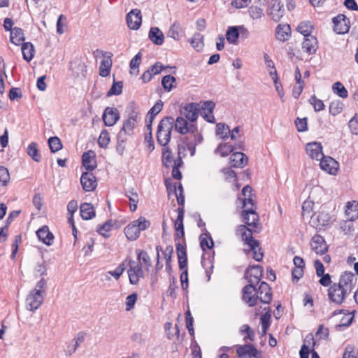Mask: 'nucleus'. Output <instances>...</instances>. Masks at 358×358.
<instances>
[{
  "label": "nucleus",
  "instance_id": "obj_52",
  "mask_svg": "<svg viewBox=\"0 0 358 358\" xmlns=\"http://www.w3.org/2000/svg\"><path fill=\"white\" fill-rule=\"evenodd\" d=\"M333 92L338 96L345 99L348 96V93L344 85L341 82H336L332 85Z\"/></svg>",
  "mask_w": 358,
  "mask_h": 358
},
{
  "label": "nucleus",
  "instance_id": "obj_15",
  "mask_svg": "<svg viewBox=\"0 0 358 358\" xmlns=\"http://www.w3.org/2000/svg\"><path fill=\"white\" fill-rule=\"evenodd\" d=\"M240 34H248V29L243 25L229 27L226 32V39L229 43L237 44Z\"/></svg>",
  "mask_w": 358,
  "mask_h": 358
},
{
  "label": "nucleus",
  "instance_id": "obj_40",
  "mask_svg": "<svg viewBox=\"0 0 358 358\" xmlns=\"http://www.w3.org/2000/svg\"><path fill=\"white\" fill-rule=\"evenodd\" d=\"M187 125L188 122L187 119L182 117H178L176 121L174 120L173 127L175 130L182 135L188 133Z\"/></svg>",
  "mask_w": 358,
  "mask_h": 358
},
{
  "label": "nucleus",
  "instance_id": "obj_58",
  "mask_svg": "<svg viewBox=\"0 0 358 358\" xmlns=\"http://www.w3.org/2000/svg\"><path fill=\"white\" fill-rule=\"evenodd\" d=\"M240 332L241 334H246L243 338L244 341L247 342L248 340L254 341L255 332L248 324H243L240 329Z\"/></svg>",
  "mask_w": 358,
  "mask_h": 358
},
{
  "label": "nucleus",
  "instance_id": "obj_35",
  "mask_svg": "<svg viewBox=\"0 0 358 358\" xmlns=\"http://www.w3.org/2000/svg\"><path fill=\"white\" fill-rule=\"evenodd\" d=\"M117 223H119L118 220H108L103 224L97 227L96 231L104 238H108L110 236L108 233L112 229L113 224Z\"/></svg>",
  "mask_w": 358,
  "mask_h": 358
},
{
  "label": "nucleus",
  "instance_id": "obj_16",
  "mask_svg": "<svg viewBox=\"0 0 358 358\" xmlns=\"http://www.w3.org/2000/svg\"><path fill=\"white\" fill-rule=\"evenodd\" d=\"M126 20L129 28L133 30L138 29L142 22L141 10L137 8L132 9L127 14Z\"/></svg>",
  "mask_w": 358,
  "mask_h": 358
},
{
  "label": "nucleus",
  "instance_id": "obj_32",
  "mask_svg": "<svg viewBox=\"0 0 358 358\" xmlns=\"http://www.w3.org/2000/svg\"><path fill=\"white\" fill-rule=\"evenodd\" d=\"M148 36L150 40L157 45H162L164 41L163 32L157 27L150 28Z\"/></svg>",
  "mask_w": 358,
  "mask_h": 358
},
{
  "label": "nucleus",
  "instance_id": "obj_55",
  "mask_svg": "<svg viewBox=\"0 0 358 358\" xmlns=\"http://www.w3.org/2000/svg\"><path fill=\"white\" fill-rule=\"evenodd\" d=\"M110 141L109 133L106 129H103L98 138V145L101 148H106Z\"/></svg>",
  "mask_w": 358,
  "mask_h": 358
},
{
  "label": "nucleus",
  "instance_id": "obj_28",
  "mask_svg": "<svg viewBox=\"0 0 358 358\" xmlns=\"http://www.w3.org/2000/svg\"><path fill=\"white\" fill-rule=\"evenodd\" d=\"M230 164L231 167H244L248 163V157L242 152H234L230 157Z\"/></svg>",
  "mask_w": 358,
  "mask_h": 358
},
{
  "label": "nucleus",
  "instance_id": "obj_53",
  "mask_svg": "<svg viewBox=\"0 0 358 358\" xmlns=\"http://www.w3.org/2000/svg\"><path fill=\"white\" fill-rule=\"evenodd\" d=\"M177 212H178V217L174 222L175 231L185 230L184 224H183L185 210H183L182 208H178L177 209Z\"/></svg>",
  "mask_w": 358,
  "mask_h": 358
},
{
  "label": "nucleus",
  "instance_id": "obj_21",
  "mask_svg": "<svg viewBox=\"0 0 358 358\" xmlns=\"http://www.w3.org/2000/svg\"><path fill=\"white\" fill-rule=\"evenodd\" d=\"M176 248L179 268H186L187 267V254L185 241L184 242V244H182L180 242L176 243Z\"/></svg>",
  "mask_w": 358,
  "mask_h": 358
},
{
  "label": "nucleus",
  "instance_id": "obj_7",
  "mask_svg": "<svg viewBox=\"0 0 358 358\" xmlns=\"http://www.w3.org/2000/svg\"><path fill=\"white\" fill-rule=\"evenodd\" d=\"M264 269L260 265H249L245 271L244 278L249 282L250 280L253 285H257L261 282Z\"/></svg>",
  "mask_w": 358,
  "mask_h": 358
},
{
  "label": "nucleus",
  "instance_id": "obj_26",
  "mask_svg": "<svg viewBox=\"0 0 358 358\" xmlns=\"http://www.w3.org/2000/svg\"><path fill=\"white\" fill-rule=\"evenodd\" d=\"M36 235L40 241L46 245H52L54 240V235L50 231L48 226L44 225L36 231Z\"/></svg>",
  "mask_w": 358,
  "mask_h": 358
},
{
  "label": "nucleus",
  "instance_id": "obj_51",
  "mask_svg": "<svg viewBox=\"0 0 358 358\" xmlns=\"http://www.w3.org/2000/svg\"><path fill=\"white\" fill-rule=\"evenodd\" d=\"M48 145L52 152L55 153L62 148L61 140L57 136L50 137L48 141Z\"/></svg>",
  "mask_w": 358,
  "mask_h": 358
},
{
  "label": "nucleus",
  "instance_id": "obj_42",
  "mask_svg": "<svg viewBox=\"0 0 358 358\" xmlns=\"http://www.w3.org/2000/svg\"><path fill=\"white\" fill-rule=\"evenodd\" d=\"M314 26L310 21H303L300 22L296 27L297 31L301 34L304 37L311 35Z\"/></svg>",
  "mask_w": 358,
  "mask_h": 358
},
{
  "label": "nucleus",
  "instance_id": "obj_63",
  "mask_svg": "<svg viewBox=\"0 0 358 358\" xmlns=\"http://www.w3.org/2000/svg\"><path fill=\"white\" fill-rule=\"evenodd\" d=\"M137 258L140 262L143 263L146 266H151L150 258L147 252L141 250H136Z\"/></svg>",
  "mask_w": 358,
  "mask_h": 358
},
{
  "label": "nucleus",
  "instance_id": "obj_64",
  "mask_svg": "<svg viewBox=\"0 0 358 358\" xmlns=\"http://www.w3.org/2000/svg\"><path fill=\"white\" fill-rule=\"evenodd\" d=\"M348 127L353 134L358 135V117L357 113L350 120Z\"/></svg>",
  "mask_w": 358,
  "mask_h": 358
},
{
  "label": "nucleus",
  "instance_id": "obj_62",
  "mask_svg": "<svg viewBox=\"0 0 358 358\" xmlns=\"http://www.w3.org/2000/svg\"><path fill=\"white\" fill-rule=\"evenodd\" d=\"M180 141L187 146V149L190 152V155L193 157L196 152V145L192 141H189L188 136H180Z\"/></svg>",
  "mask_w": 358,
  "mask_h": 358
},
{
  "label": "nucleus",
  "instance_id": "obj_20",
  "mask_svg": "<svg viewBox=\"0 0 358 358\" xmlns=\"http://www.w3.org/2000/svg\"><path fill=\"white\" fill-rule=\"evenodd\" d=\"M310 246L317 254L323 255L328 250V246L323 236L315 234L311 239Z\"/></svg>",
  "mask_w": 358,
  "mask_h": 358
},
{
  "label": "nucleus",
  "instance_id": "obj_43",
  "mask_svg": "<svg viewBox=\"0 0 358 358\" xmlns=\"http://www.w3.org/2000/svg\"><path fill=\"white\" fill-rule=\"evenodd\" d=\"M234 147H233V145H230L229 143H220L215 150V153H219L221 157H225L230 153L234 152Z\"/></svg>",
  "mask_w": 358,
  "mask_h": 358
},
{
  "label": "nucleus",
  "instance_id": "obj_36",
  "mask_svg": "<svg viewBox=\"0 0 358 358\" xmlns=\"http://www.w3.org/2000/svg\"><path fill=\"white\" fill-rule=\"evenodd\" d=\"M188 41L196 52L202 51L204 46L203 34L199 32H196L194 34L192 37L190 38Z\"/></svg>",
  "mask_w": 358,
  "mask_h": 358
},
{
  "label": "nucleus",
  "instance_id": "obj_44",
  "mask_svg": "<svg viewBox=\"0 0 358 358\" xmlns=\"http://www.w3.org/2000/svg\"><path fill=\"white\" fill-rule=\"evenodd\" d=\"M173 158L171 149L169 146H165L162 149V162L164 166L169 168L173 162Z\"/></svg>",
  "mask_w": 358,
  "mask_h": 358
},
{
  "label": "nucleus",
  "instance_id": "obj_29",
  "mask_svg": "<svg viewBox=\"0 0 358 358\" xmlns=\"http://www.w3.org/2000/svg\"><path fill=\"white\" fill-rule=\"evenodd\" d=\"M198 111H199L198 103H189L186 104L183 107L182 113L185 117V119L193 122L197 120Z\"/></svg>",
  "mask_w": 358,
  "mask_h": 358
},
{
  "label": "nucleus",
  "instance_id": "obj_41",
  "mask_svg": "<svg viewBox=\"0 0 358 358\" xmlns=\"http://www.w3.org/2000/svg\"><path fill=\"white\" fill-rule=\"evenodd\" d=\"M320 162V168L328 172L329 173L333 174L334 171V167L332 166V164H334L336 163V162L331 157H326L324 156L322 158H321Z\"/></svg>",
  "mask_w": 358,
  "mask_h": 358
},
{
  "label": "nucleus",
  "instance_id": "obj_1",
  "mask_svg": "<svg viewBox=\"0 0 358 358\" xmlns=\"http://www.w3.org/2000/svg\"><path fill=\"white\" fill-rule=\"evenodd\" d=\"M248 227L247 224L238 225L236 231V235L240 236L242 241L249 246V249H245L244 252L248 254L250 252H252L254 259L257 262H262L264 257L262 248L259 247V241L252 236L253 232H257V231H252Z\"/></svg>",
  "mask_w": 358,
  "mask_h": 358
},
{
  "label": "nucleus",
  "instance_id": "obj_24",
  "mask_svg": "<svg viewBox=\"0 0 358 358\" xmlns=\"http://www.w3.org/2000/svg\"><path fill=\"white\" fill-rule=\"evenodd\" d=\"M214 255L215 252L213 251V254L203 253L201 256V265L206 269V275L208 281L210 280L213 270Z\"/></svg>",
  "mask_w": 358,
  "mask_h": 358
},
{
  "label": "nucleus",
  "instance_id": "obj_25",
  "mask_svg": "<svg viewBox=\"0 0 358 358\" xmlns=\"http://www.w3.org/2000/svg\"><path fill=\"white\" fill-rule=\"evenodd\" d=\"M215 103L213 101H206L201 107V115L203 119L210 123H215V119L213 114Z\"/></svg>",
  "mask_w": 358,
  "mask_h": 358
},
{
  "label": "nucleus",
  "instance_id": "obj_18",
  "mask_svg": "<svg viewBox=\"0 0 358 358\" xmlns=\"http://www.w3.org/2000/svg\"><path fill=\"white\" fill-rule=\"evenodd\" d=\"M269 6L270 11L268 15L275 22L280 21L285 12L283 4L281 3L280 0H271Z\"/></svg>",
  "mask_w": 358,
  "mask_h": 358
},
{
  "label": "nucleus",
  "instance_id": "obj_10",
  "mask_svg": "<svg viewBox=\"0 0 358 358\" xmlns=\"http://www.w3.org/2000/svg\"><path fill=\"white\" fill-rule=\"evenodd\" d=\"M236 353L239 358H262V353L252 344H244L238 346Z\"/></svg>",
  "mask_w": 358,
  "mask_h": 358
},
{
  "label": "nucleus",
  "instance_id": "obj_8",
  "mask_svg": "<svg viewBox=\"0 0 358 358\" xmlns=\"http://www.w3.org/2000/svg\"><path fill=\"white\" fill-rule=\"evenodd\" d=\"M333 30L337 34H347L350 28V21L344 14H338L332 18Z\"/></svg>",
  "mask_w": 358,
  "mask_h": 358
},
{
  "label": "nucleus",
  "instance_id": "obj_22",
  "mask_svg": "<svg viewBox=\"0 0 358 358\" xmlns=\"http://www.w3.org/2000/svg\"><path fill=\"white\" fill-rule=\"evenodd\" d=\"M96 52H100L102 55H104L106 53L109 54L106 59H103L101 62L99 66V75L101 77H107L110 73L111 66L113 64V62L111 59L113 54L110 52H104L103 51L99 50H96Z\"/></svg>",
  "mask_w": 358,
  "mask_h": 358
},
{
  "label": "nucleus",
  "instance_id": "obj_46",
  "mask_svg": "<svg viewBox=\"0 0 358 358\" xmlns=\"http://www.w3.org/2000/svg\"><path fill=\"white\" fill-rule=\"evenodd\" d=\"M27 152L34 161L36 162H41V156L39 154V150L37 148L36 143L31 142L27 147Z\"/></svg>",
  "mask_w": 358,
  "mask_h": 358
},
{
  "label": "nucleus",
  "instance_id": "obj_12",
  "mask_svg": "<svg viewBox=\"0 0 358 358\" xmlns=\"http://www.w3.org/2000/svg\"><path fill=\"white\" fill-rule=\"evenodd\" d=\"M120 112L115 107H106L102 115L103 124L106 127L113 126L120 119Z\"/></svg>",
  "mask_w": 358,
  "mask_h": 358
},
{
  "label": "nucleus",
  "instance_id": "obj_38",
  "mask_svg": "<svg viewBox=\"0 0 358 358\" xmlns=\"http://www.w3.org/2000/svg\"><path fill=\"white\" fill-rule=\"evenodd\" d=\"M124 232L127 238L131 241H136L140 235V232L137 230L136 224L134 222H131L125 227Z\"/></svg>",
  "mask_w": 358,
  "mask_h": 358
},
{
  "label": "nucleus",
  "instance_id": "obj_23",
  "mask_svg": "<svg viewBox=\"0 0 358 358\" xmlns=\"http://www.w3.org/2000/svg\"><path fill=\"white\" fill-rule=\"evenodd\" d=\"M306 151L313 159L320 160L324 155L321 143L312 142L306 145Z\"/></svg>",
  "mask_w": 358,
  "mask_h": 358
},
{
  "label": "nucleus",
  "instance_id": "obj_57",
  "mask_svg": "<svg viewBox=\"0 0 358 358\" xmlns=\"http://www.w3.org/2000/svg\"><path fill=\"white\" fill-rule=\"evenodd\" d=\"M176 82V78L171 75L165 76L162 79V85L166 92H170L173 88V83Z\"/></svg>",
  "mask_w": 358,
  "mask_h": 358
},
{
  "label": "nucleus",
  "instance_id": "obj_37",
  "mask_svg": "<svg viewBox=\"0 0 358 358\" xmlns=\"http://www.w3.org/2000/svg\"><path fill=\"white\" fill-rule=\"evenodd\" d=\"M22 53L23 59L27 62H30L34 57V47L31 42H25L22 45Z\"/></svg>",
  "mask_w": 358,
  "mask_h": 358
},
{
  "label": "nucleus",
  "instance_id": "obj_31",
  "mask_svg": "<svg viewBox=\"0 0 358 358\" xmlns=\"http://www.w3.org/2000/svg\"><path fill=\"white\" fill-rule=\"evenodd\" d=\"M200 247L203 253H211L213 252H207L206 249H212L214 246V241L212 238L210 234L208 231L202 233L199 236Z\"/></svg>",
  "mask_w": 358,
  "mask_h": 358
},
{
  "label": "nucleus",
  "instance_id": "obj_9",
  "mask_svg": "<svg viewBox=\"0 0 358 358\" xmlns=\"http://www.w3.org/2000/svg\"><path fill=\"white\" fill-rule=\"evenodd\" d=\"M43 300V294H40L38 291L31 290L25 300L26 308L29 311L34 312L41 306Z\"/></svg>",
  "mask_w": 358,
  "mask_h": 358
},
{
  "label": "nucleus",
  "instance_id": "obj_5",
  "mask_svg": "<svg viewBox=\"0 0 358 358\" xmlns=\"http://www.w3.org/2000/svg\"><path fill=\"white\" fill-rule=\"evenodd\" d=\"M258 287H256L255 296L257 295V303L260 301L261 303L269 304L273 299V293L271 286L266 282L262 281L259 283Z\"/></svg>",
  "mask_w": 358,
  "mask_h": 358
},
{
  "label": "nucleus",
  "instance_id": "obj_3",
  "mask_svg": "<svg viewBox=\"0 0 358 358\" xmlns=\"http://www.w3.org/2000/svg\"><path fill=\"white\" fill-rule=\"evenodd\" d=\"M248 203L250 204L251 207L243 210L241 216L245 224L256 228L259 224V216L256 211L257 205L252 198V194L245 196V198L243 199V208L246 207Z\"/></svg>",
  "mask_w": 358,
  "mask_h": 358
},
{
  "label": "nucleus",
  "instance_id": "obj_6",
  "mask_svg": "<svg viewBox=\"0 0 358 358\" xmlns=\"http://www.w3.org/2000/svg\"><path fill=\"white\" fill-rule=\"evenodd\" d=\"M255 285L250 280L249 282L245 285L241 290L242 301L249 307H254L257 305V296H255V290H256Z\"/></svg>",
  "mask_w": 358,
  "mask_h": 358
},
{
  "label": "nucleus",
  "instance_id": "obj_2",
  "mask_svg": "<svg viewBox=\"0 0 358 358\" xmlns=\"http://www.w3.org/2000/svg\"><path fill=\"white\" fill-rule=\"evenodd\" d=\"M174 119L171 116H166L161 120L156 133L157 143L163 147L168 145L171 141L173 129Z\"/></svg>",
  "mask_w": 358,
  "mask_h": 358
},
{
  "label": "nucleus",
  "instance_id": "obj_27",
  "mask_svg": "<svg viewBox=\"0 0 358 358\" xmlns=\"http://www.w3.org/2000/svg\"><path fill=\"white\" fill-rule=\"evenodd\" d=\"M302 48L309 55L315 54L318 48L317 38L313 35L304 37Z\"/></svg>",
  "mask_w": 358,
  "mask_h": 358
},
{
  "label": "nucleus",
  "instance_id": "obj_14",
  "mask_svg": "<svg viewBox=\"0 0 358 358\" xmlns=\"http://www.w3.org/2000/svg\"><path fill=\"white\" fill-rule=\"evenodd\" d=\"M312 219L313 222L315 225L316 229L318 231H320L324 227L330 226L334 221V219L329 215V213L323 210L319 212L315 219H314L313 216H312Z\"/></svg>",
  "mask_w": 358,
  "mask_h": 358
},
{
  "label": "nucleus",
  "instance_id": "obj_19",
  "mask_svg": "<svg viewBox=\"0 0 358 358\" xmlns=\"http://www.w3.org/2000/svg\"><path fill=\"white\" fill-rule=\"evenodd\" d=\"M82 164L87 171H93L97 167L95 152L93 150L85 152L82 155Z\"/></svg>",
  "mask_w": 358,
  "mask_h": 358
},
{
  "label": "nucleus",
  "instance_id": "obj_33",
  "mask_svg": "<svg viewBox=\"0 0 358 358\" xmlns=\"http://www.w3.org/2000/svg\"><path fill=\"white\" fill-rule=\"evenodd\" d=\"M80 213L81 217L85 220L92 219L95 217L94 206L90 203H83L80 205Z\"/></svg>",
  "mask_w": 358,
  "mask_h": 358
},
{
  "label": "nucleus",
  "instance_id": "obj_11",
  "mask_svg": "<svg viewBox=\"0 0 358 358\" xmlns=\"http://www.w3.org/2000/svg\"><path fill=\"white\" fill-rule=\"evenodd\" d=\"M347 292L337 283H334L328 289V296L331 301L341 305L345 299Z\"/></svg>",
  "mask_w": 358,
  "mask_h": 358
},
{
  "label": "nucleus",
  "instance_id": "obj_54",
  "mask_svg": "<svg viewBox=\"0 0 358 358\" xmlns=\"http://www.w3.org/2000/svg\"><path fill=\"white\" fill-rule=\"evenodd\" d=\"M269 74L273 80L278 94L279 95L280 97L282 98L284 96V91L281 83L278 80L276 70H274L273 71H270Z\"/></svg>",
  "mask_w": 358,
  "mask_h": 358
},
{
  "label": "nucleus",
  "instance_id": "obj_49",
  "mask_svg": "<svg viewBox=\"0 0 358 358\" xmlns=\"http://www.w3.org/2000/svg\"><path fill=\"white\" fill-rule=\"evenodd\" d=\"M126 196L129 200L130 210L134 212L137 208V204L138 202V196L136 192L132 190H128L125 194Z\"/></svg>",
  "mask_w": 358,
  "mask_h": 358
},
{
  "label": "nucleus",
  "instance_id": "obj_59",
  "mask_svg": "<svg viewBox=\"0 0 358 358\" xmlns=\"http://www.w3.org/2000/svg\"><path fill=\"white\" fill-rule=\"evenodd\" d=\"M173 252V248L171 245H169L166 248L164 255L166 258V270L169 273H171L172 270L171 266V257Z\"/></svg>",
  "mask_w": 358,
  "mask_h": 358
},
{
  "label": "nucleus",
  "instance_id": "obj_13",
  "mask_svg": "<svg viewBox=\"0 0 358 358\" xmlns=\"http://www.w3.org/2000/svg\"><path fill=\"white\" fill-rule=\"evenodd\" d=\"M80 183L83 190L85 192H92L97 187L96 178L92 171H86L82 173Z\"/></svg>",
  "mask_w": 358,
  "mask_h": 358
},
{
  "label": "nucleus",
  "instance_id": "obj_30",
  "mask_svg": "<svg viewBox=\"0 0 358 358\" xmlns=\"http://www.w3.org/2000/svg\"><path fill=\"white\" fill-rule=\"evenodd\" d=\"M291 27L288 24H279L275 29V37L278 40L285 42L291 36Z\"/></svg>",
  "mask_w": 358,
  "mask_h": 358
},
{
  "label": "nucleus",
  "instance_id": "obj_47",
  "mask_svg": "<svg viewBox=\"0 0 358 358\" xmlns=\"http://www.w3.org/2000/svg\"><path fill=\"white\" fill-rule=\"evenodd\" d=\"M230 134V128L225 123L220 122L216 125V134L220 136L221 138L226 140L229 138Z\"/></svg>",
  "mask_w": 358,
  "mask_h": 358
},
{
  "label": "nucleus",
  "instance_id": "obj_50",
  "mask_svg": "<svg viewBox=\"0 0 358 358\" xmlns=\"http://www.w3.org/2000/svg\"><path fill=\"white\" fill-rule=\"evenodd\" d=\"M123 82L118 81L115 82V78L113 79V85L110 89L107 92L106 96L109 97L113 95H120L122 92Z\"/></svg>",
  "mask_w": 358,
  "mask_h": 358
},
{
  "label": "nucleus",
  "instance_id": "obj_61",
  "mask_svg": "<svg viewBox=\"0 0 358 358\" xmlns=\"http://www.w3.org/2000/svg\"><path fill=\"white\" fill-rule=\"evenodd\" d=\"M137 227V230L141 232L150 227V222L146 220L144 217L141 216L138 219L133 221Z\"/></svg>",
  "mask_w": 358,
  "mask_h": 358
},
{
  "label": "nucleus",
  "instance_id": "obj_48",
  "mask_svg": "<svg viewBox=\"0 0 358 358\" xmlns=\"http://www.w3.org/2000/svg\"><path fill=\"white\" fill-rule=\"evenodd\" d=\"M343 103L340 100L331 101L329 106V113L333 116L340 114L343 111Z\"/></svg>",
  "mask_w": 358,
  "mask_h": 358
},
{
  "label": "nucleus",
  "instance_id": "obj_17",
  "mask_svg": "<svg viewBox=\"0 0 358 358\" xmlns=\"http://www.w3.org/2000/svg\"><path fill=\"white\" fill-rule=\"evenodd\" d=\"M355 274L351 271H345L340 277L339 282L337 284L346 291L350 292L356 283Z\"/></svg>",
  "mask_w": 358,
  "mask_h": 358
},
{
  "label": "nucleus",
  "instance_id": "obj_45",
  "mask_svg": "<svg viewBox=\"0 0 358 358\" xmlns=\"http://www.w3.org/2000/svg\"><path fill=\"white\" fill-rule=\"evenodd\" d=\"M127 141V137L120 134L117 135V143L115 146L116 152L120 156H122L126 150V143Z\"/></svg>",
  "mask_w": 358,
  "mask_h": 358
},
{
  "label": "nucleus",
  "instance_id": "obj_34",
  "mask_svg": "<svg viewBox=\"0 0 358 358\" xmlns=\"http://www.w3.org/2000/svg\"><path fill=\"white\" fill-rule=\"evenodd\" d=\"M25 37L23 30L20 27H14L11 30L10 41L15 45H22L24 43Z\"/></svg>",
  "mask_w": 358,
  "mask_h": 358
},
{
  "label": "nucleus",
  "instance_id": "obj_4",
  "mask_svg": "<svg viewBox=\"0 0 358 358\" xmlns=\"http://www.w3.org/2000/svg\"><path fill=\"white\" fill-rule=\"evenodd\" d=\"M131 111L129 113L128 118L123 122L119 134L124 136H132L134 134V129L137 121L138 112L136 110V104L134 101L129 103Z\"/></svg>",
  "mask_w": 358,
  "mask_h": 358
},
{
  "label": "nucleus",
  "instance_id": "obj_60",
  "mask_svg": "<svg viewBox=\"0 0 358 358\" xmlns=\"http://www.w3.org/2000/svg\"><path fill=\"white\" fill-rule=\"evenodd\" d=\"M178 289L176 279L174 276L170 278V284L167 289V295L175 299L177 297L176 290Z\"/></svg>",
  "mask_w": 358,
  "mask_h": 358
},
{
  "label": "nucleus",
  "instance_id": "obj_56",
  "mask_svg": "<svg viewBox=\"0 0 358 358\" xmlns=\"http://www.w3.org/2000/svg\"><path fill=\"white\" fill-rule=\"evenodd\" d=\"M308 102L313 106L315 112H320L325 108V105L323 101L317 98L315 94L310 97Z\"/></svg>",
  "mask_w": 358,
  "mask_h": 358
},
{
  "label": "nucleus",
  "instance_id": "obj_39",
  "mask_svg": "<svg viewBox=\"0 0 358 358\" xmlns=\"http://www.w3.org/2000/svg\"><path fill=\"white\" fill-rule=\"evenodd\" d=\"M184 34L180 24L178 22H175L169 28L168 31V36L171 37L176 41H179L182 37Z\"/></svg>",
  "mask_w": 358,
  "mask_h": 358
}]
</instances>
